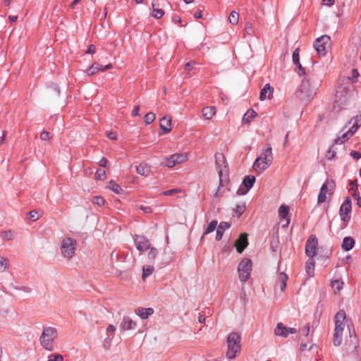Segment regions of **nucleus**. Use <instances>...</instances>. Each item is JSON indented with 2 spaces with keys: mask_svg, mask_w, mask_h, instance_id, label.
<instances>
[{
  "mask_svg": "<svg viewBox=\"0 0 361 361\" xmlns=\"http://www.w3.org/2000/svg\"><path fill=\"white\" fill-rule=\"evenodd\" d=\"M216 226H217V221L216 220H214V221H212L207 226L206 229H205V231L204 233V235L202 236V238L205 235H207L212 232H213L216 228Z\"/></svg>",
  "mask_w": 361,
  "mask_h": 361,
  "instance_id": "nucleus-33",
  "label": "nucleus"
},
{
  "mask_svg": "<svg viewBox=\"0 0 361 361\" xmlns=\"http://www.w3.org/2000/svg\"><path fill=\"white\" fill-rule=\"evenodd\" d=\"M224 169H219V182H220V185L222 184V182H223V173L224 172L225 173V176H227V172H228V170L226 169V166H224Z\"/></svg>",
  "mask_w": 361,
  "mask_h": 361,
  "instance_id": "nucleus-52",
  "label": "nucleus"
},
{
  "mask_svg": "<svg viewBox=\"0 0 361 361\" xmlns=\"http://www.w3.org/2000/svg\"><path fill=\"white\" fill-rule=\"evenodd\" d=\"M152 6L153 8L152 16L157 19L161 18L164 14V11L161 8H156L157 4L154 2L152 3Z\"/></svg>",
  "mask_w": 361,
  "mask_h": 361,
  "instance_id": "nucleus-30",
  "label": "nucleus"
},
{
  "mask_svg": "<svg viewBox=\"0 0 361 361\" xmlns=\"http://www.w3.org/2000/svg\"><path fill=\"white\" fill-rule=\"evenodd\" d=\"M137 324L130 317L124 316L120 323L121 331H128L135 329Z\"/></svg>",
  "mask_w": 361,
  "mask_h": 361,
  "instance_id": "nucleus-16",
  "label": "nucleus"
},
{
  "mask_svg": "<svg viewBox=\"0 0 361 361\" xmlns=\"http://www.w3.org/2000/svg\"><path fill=\"white\" fill-rule=\"evenodd\" d=\"M92 202L94 204H96L99 205V206H102V205H104V204L105 202V200H104V199L102 197L95 196L93 198Z\"/></svg>",
  "mask_w": 361,
  "mask_h": 361,
  "instance_id": "nucleus-46",
  "label": "nucleus"
},
{
  "mask_svg": "<svg viewBox=\"0 0 361 361\" xmlns=\"http://www.w3.org/2000/svg\"><path fill=\"white\" fill-rule=\"evenodd\" d=\"M230 226H231V225L228 222H225V221L221 222L216 229V240L218 241L221 240L224 231L225 230L229 228Z\"/></svg>",
  "mask_w": 361,
  "mask_h": 361,
  "instance_id": "nucleus-22",
  "label": "nucleus"
},
{
  "mask_svg": "<svg viewBox=\"0 0 361 361\" xmlns=\"http://www.w3.org/2000/svg\"><path fill=\"white\" fill-rule=\"evenodd\" d=\"M139 111H140V106H135L132 111V113H131L132 116L134 117V116H137L139 114Z\"/></svg>",
  "mask_w": 361,
  "mask_h": 361,
  "instance_id": "nucleus-61",
  "label": "nucleus"
},
{
  "mask_svg": "<svg viewBox=\"0 0 361 361\" xmlns=\"http://www.w3.org/2000/svg\"><path fill=\"white\" fill-rule=\"evenodd\" d=\"M310 333V324H306L302 329V334L305 336H307Z\"/></svg>",
  "mask_w": 361,
  "mask_h": 361,
  "instance_id": "nucleus-57",
  "label": "nucleus"
},
{
  "mask_svg": "<svg viewBox=\"0 0 361 361\" xmlns=\"http://www.w3.org/2000/svg\"><path fill=\"white\" fill-rule=\"evenodd\" d=\"M295 333H297V329L295 328L286 327L281 322L278 323L274 330V334L276 336L282 337H287L290 334H293Z\"/></svg>",
  "mask_w": 361,
  "mask_h": 361,
  "instance_id": "nucleus-14",
  "label": "nucleus"
},
{
  "mask_svg": "<svg viewBox=\"0 0 361 361\" xmlns=\"http://www.w3.org/2000/svg\"><path fill=\"white\" fill-rule=\"evenodd\" d=\"M273 88L270 86L269 84H266L264 87L261 90L259 94V99L261 101L264 100L267 97L270 99L272 96Z\"/></svg>",
  "mask_w": 361,
  "mask_h": 361,
  "instance_id": "nucleus-21",
  "label": "nucleus"
},
{
  "mask_svg": "<svg viewBox=\"0 0 361 361\" xmlns=\"http://www.w3.org/2000/svg\"><path fill=\"white\" fill-rule=\"evenodd\" d=\"M187 159L188 155L186 154H174L166 159L165 165L169 168H171L186 161Z\"/></svg>",
  "mask_w": 361,
  "mask_h": 361,
  "instance_id": "nucleus-10",
  "label": "nucleus"
},
{
  "mask_svg": "<svg viewBox=\"0 0 361 361\" xmlns=\"http://www.w3.org/2000/svg\"><path fill=\"white\" fill-rule=\"evenodd\" d=\"M359 76V73H358V71L357 69H353L352 70V78H350V82L351 81L352 82H355L357 78V77Z\"/></svg>",
  "mask_w": 361,
  "mask_h": 361,
  "instance_id": "nucleus-55",
  "label": "nucleus"
},
{
  "mask_svg": "<svg viewBox=\"0 0 361 361\" xmlns=\"http://www.w3.org/2000/svg\"><path fill=\"white\" fill-rule=\"evenodd\" d=\"M272 160V150L271 147H268L264 150L262 154L256 159L253 164V169L255 171L262 173L271 165Z\"/></svg>",
  "mask_w": 361,
  "mask_h": 361,
  "instance_id": "nucleus-3",
  "label": "nucleus"
},
{
  "mask_svg": "<svg viewBox=\"0 0 361 361\" xmlns=\"http://www.w3.org/2000/svg\"><path fill=\"white\" fill-rule=\"evenodd\" d=\"M1 237L4 240H11L13 239L14 234L11 231H5L1 233Z\"/></svg>",
  "mask_w": 361,
  "mask_h": 361,
  "instance_id": "nucleus-41",
  "label": "nucleus"
},
{
  "mask_svg": "<svg viewBox=\"0 0 361 361\" xmlns=\"http://www.w3.org/2000/svg\"><path fill=\"white\" fill-rule=\"evenodd\" d=\"M350 157H352L353 159L358 160L361 158V153L356 151H351L350 153Z\"/></svg>",
  "mask_w": 361,
  "mask_h": 361,
  "instance_id": "nucleus-56",
  "label": "nucleus"
},
{
  "mask_svg": "<svg viewBox=\"0 0 361 361\" xmlns=\"http://www.w3.org/2000/svg\"><path fill=\"white\" fill-rule=\"evenodd\" d=\"M155 118L156 116L154 113L149 112L144 117L145 123L147 125L150 124L155 120Z\"/></svg>",
  "mask_w": 361,
  "mask_h": 361,
  "instance_id": "nucleus-42",
  "label": "nucleus"
},
{
  "mask_svg": "<svg viewBox=\"0 0 361 361\" xmlns=\"http://www.w3.org/2000/svg\"><path fill=\"white\" fill-rule=\"evenodd\" d=\"M30 219L32 221H36L39 219V214L36 211H31L29 213Z\"/></svg>",
  "mask_w": 361,
  "mask_h": 361,
  "instance_id": "nucleus-54",
  "label": "nucleus"
},
{
  "mask_svg": "<svg viewBox=\"0 0 361 361\" xmlns=\"http://www.w3.org/2000/svg\"><path fill=\"white\" fill-rule=\"evenodd\" d=\"M331 287L338 291L343 288V282L339 280H334L331 281Z\"/></svg>",
  "mask_w": 361,
  "mask_h": 361,
  "instance_id": "nucleus-44",
  "label": "nucleus"
},
{
  "mask_svg": "<svg viewBox=\"0 0 361 361\" xmlns=\"http://www.w3.org/2000/svg\"><path fill=\"white\" fill-rule=\"evenodd\" d=\"M354 133H353V131L349 129L347 132L344 133L341 137L345 142V140H348L350 137H352Z\"/></svg>",
  "mask_w": 361,
  "mask_h": 361,
  "instance_id": "nucleus-51",
  "label": "nucleus"
},
{
  "mask_svg": "<svg viewBox=\"0 0 361 361\" xmlns=\"http://www.w3.org/2000/svg\"><path fill=\"white\" fill-rule=\"evenodd\" d=\"M108 188L116 194H120L123 191L120 185L116 183L114 180H111L109 183Z\"/></svg>",
  "mask_w": 361,
  "mask_h": 361,
  "instance_id": "nucleus-34",
  "label": "nucleus"
},
{
  "mask_svg": "<svg viewBox=\"0 0 361 361\" xmlns=\"http://www.w3.org/2000/svg\"><path fill=\"white\" fill-rule=\"evenodd\" d=\"M9 267V262L8 259L0 256V272L5 271Z\"/></svg>",
  "mask_w": 361,
  "mask_h": 361,
  "instance_id": "nucleus-36",
  "label": "nucleus"
},
{
  "mask_svg": "<svg viewBox=\"0 0 361 361\" xmlns=\"http://www.w3.org/2000/svg\"><path fill=\"white\" fill-rule=\"evenodd\" d=\"M154 309L151 307L144 308V307H138L135 310V313L140 317L142 319H146L149 317V316L154 314Z\"/></svg>",
  "mask_w": 361,
  "mask_h": 361,
  "instance_id": "nucleus-19",
  "label": "nucleus"
},
{
  "mask_svg": "<svg viewBox=\"0 0 361 361\" xmlns=\"http://www.w3.org/2000/svg\"><path fill=\"white\" fill-rule=\"evenodd\" d=\"M245 210V206L244 204H238L235 207V211L238 215H241Z\"/></svg>",
  "mask_w": 361,
  "mask_h": 361,
  "instance_id": "nucleus-49",
  "label": "nucleus"
},
{
  "mask_svg": "<svg viewBox=\"0 0 361 361\" xmlns=\"http://www.w3.org/2000/svg\"><path fill=\"white\" fill-rule=\"evenodd\" d=\"M95 176L98 180H104L106 177V172L103 169H99L97 171Z\"/></svg>",
  "mask_w": 361,
  "mask_h": 361,
  "instance_id": "nucleus-48",
  "label": "nucleus"
},
{
  "mask_svg": "<svg viewBox=\"0 0 361 361\" xmlns=\"http://www.w3.org/2000/svg\"><path fill=\"white\" fill-rule=\"evenodd\" d=\"M257 115L256 112L253 110L247 111L243 116V122L249 123L252 118Z\"/></svg>",
  "mask_w": 361,
  "mask_h": 361,
  "instance_id": "nucleus-32",
  "label": "nucleus"
},
{
  "mask_svg": "<svg viewBox=\"0 0 361 361\" xmlns=\"http://www.w3.org/2000/svg\"><path fill=\"white\" fill-rule=\"evenodd\" d=\"M95 51H96V48H95L94 45H93V44H90V45L88 47V48H87V51H86V53H87V54H94V53H95Z\"/></svg>",
  "mask_w": 361,
  "mask_h": 361,
  "instance_id": "nucleus-58",
  "label": "nucleus"
},
{
  "mask_svg": "<svg viewBox=\"0 0 361 361\" xmlns=\"http://www.w3.org/2000/svg\"><path fill=\"white\" fill-rule=\"evenodd\" d=\"M244 31H245V35H253L254 32H255V30H254V27H253L252 23H249V22L246 23V24L245 25Z\"/></svg>",
  "mask_w": 361,
  "mask_h": 361,
  "instance_id": "nucleus-43",
  "label": "nucleus"
},
{
  "mask_svg": "<svg viewBox=\"0 0 361 361\" xmlns=\"http://www.w3.org/2000/svg\"><path fill=\"white\" fill-rule=\"evenodd\" d=\"M228 350L226 356L229 359L235 357L240 350V336L235 332L231 333L227 337Z\"/></svg>",
  "mask_w": 361,
  "mask_h": 361,
  "instance_id": "nucleus-5",
  "label": "nucleus"
},
{
  "mask_svg": "<svg viewBox=\"0 0 361 361\" xmlns=\"http://www.w3.org/2000/svg\"><path fill=\"white\" fill-rule=\"evenodd\" d=\"M350 123H353L350 130H352L353 133H355L357 131V130L359 128V127L361 126V115H357V116H354L350 121Z\"/></svg>",
  "mask_w": 361,
  "mask_h": 361,
  "instance_id": "nucleus-24",
  "label": "nucleus"
},
{
  "mask_svg": "<svg viewBox=\"0 0 361 361\" xmlns=\"http://www.w3.org/2000/svg\"><path fill=\"white\" fill-rule=\"evenodd\" d=\"M329 186L333 188V186H334L333 180H331V181L328 180V181H326V183H324L322 185L320 192L318 195V199H317L318 204H322L326 201V194L328 193V191H329Z\"/></svg>",
  "mask_w": 361,
  "mask_h": 361,
  "instance_id": "nucleus-15",
  "label": "nucleus"
},
{
  "mask_svg": "<svg viewBox=\"0 0 361 361\" xmlns=\"http://www.w3.org/2000/svg\"><path fill=\"white\" fill-rule=\"evenodd\" d=\"M345 319V312L343 310L338 311L335 315V329L334 331L338 333H342L344 329L345 324L344 320Z\"/></svg>",
  "mask_w": 361,
  "mask_h": 361,
  "instance_id": "nucleus-13",
  "label": "nucleus"
},
{
  "mask_svg": "<svg viewBox=\"0 0 361 361\" xmlns=\"http://www.w3.org/2000/svg\"><path fill=\"white\" fill-rule=\"evenodd\" d=\"M171 120L170 117L164 116L160 120V128L164 133H169L171 130Z\"/></svg>",
  "mask_w": 361,
  "mask_h": 361,
  "instance_id": "nucleus-20",
  "label": "nucleus"
},
{
  "mask_svg": "<svg viewBox=\"0 0 361 361\" xmlns=\"http://www.w3.org/2000/svg\"><path fill=\"white\" fill-rule=\"evenodd\" d=\"M100 69H102V65L99 63H94L90 67H89L87 69L85 73L88 76H92L98 71H100Z\"/></svg>",
  "mask_w": 361,
  "mask_h": 361,
  "instance_id": "nucleus-27",
  "label": "nucleus"
},
{
  "mask_svg": "<svg viewBox=\"0 0 361 361\" xmlns=\"http://www.w3.org/2000/svg\"><path fill=\"white\" fill-rule=\"evenodd\" d=\"M289 213V208L286 205H281L279 209V216L281 218L286 219Z\"/></svg>",
  "mask_w": 361,
  "mask_h": 361,
  "instance_id": "nucleus-40",
  "label": "nucleus"
},
{
  "mask_svg": "<svg viewBox=\"0 0 361 361\" xmlns=\"http://www.w3.org/2000/svg\"><path fill=\"white\" fill-rule=\"evenodd\" d=\"M350 80V77L341 80L336 90L334 109H338V111L345 108L351 97Z\"/></svg>",
  "mask_w": 361,
  "mask_h": 361,
  "instance_id": "nucleus-1",
  "label": "nucleus"
},
{
  "mask_svg": "<svg viewBox=\"0 0 361 361\" xmlns=\"http://www.w3.org/2000/svg\"><path fill=\"white\" fill-rule=\"evenodd\" d=\"M355 245V240L352 237H345L341 245L342 248L345 251L353 249Z\"/></svg>",
  "mask_w": 361,
  "mask_h": 361,
  "instance_id": "nucleus-23",
  "label": "nucleus"
},
{
  "mask_svg": "<svg viewBox=\"0 0 361 361\" xmlns=\"http://www.w3.org/2000/svg\"><path fill=\"white\" fill-rule=\"evenodd\" d=\"M252 263L251 259L245 258L238 266V272L239 274V279L241 282H246L250 277L252 271Z\"/></svg>",
  "mask_w": 361,
  "mask_h": 361,
  "instance_id": "nucleus-7",
  "label": "nucleus"
},
{
  "mask_svg": "<svg viewBox=\"0 0 361 361\" xmlns=\"http://www.w3.org/2000/svg\"><path fill=\"white\" fill-rule=\"evenodd\" d=\"M154 267L151 265H145L142 267V279L145 280V279L150 275L154 271Z\"/></svg>",
  "mask_w": 361,
  "mask_h": 361,
  "instance_id": "nucleus-31",
  "label": "nucleus"
},
{
  "mask_svg": "<svg viewBox=\"0 0 361 361\" xmlns=\"http://www.w3.org/2000/svg\"><path fill=\"white\" fill-rule=\"evenodd\" d=\"M318 87V82L305 78L302 80L300 87L295 91V96L300 101L308 103L315 97Z\"/></svg>",
  "mask_w": 361,
  "mask_h": 361,
  "instance_id": "nucleus-2",
  "label": "nucleus"
},
{
  "mask_svg": "<svg viewBox=\"0 0 361 361\" xmlns=\"http://www.w3.org/2000/svg\"><path fill=\"white\" fill-rule=\"evenodd\" d=\"M61 253L64 258L71 259L75 255L76 250V241L69 237L65 238L60 247Z\"/></svg>",
  "mask_w": 361,
  "mask_h": 361,
  "instance_id": "nucleus-6",
  "label": "nucleus"
},
{
  "mask_svg": "<svg viewBox=\"0 0 361 361\" xmlns=\"http://www.w3.org/2000/svg\"><path fill=\"white\" fill-rule=\"evenodd\" d=\"M57 330L54 327L47 326L43 329L39 341L42 346L47 350L51 351L54 348L53 342L57 338Z\"/></svg>",
  "mask_w": 361,
  "mask_h": 361,
  "instance_id": "nucleus-4",
  "label": "nucleus"
},
{
  "mask_svg": "<svg viewBox=\"0 0 361 361\" xmlns=\"http://www.w3.org/2000/svg\"><path fill=\"white\" fill-rule=\"evenodd\" d=\"M350 185H351V188L350 190L355 191V190H357V188H358V184H357V182L356 180H351L350 181Z\"/></svg>",
  "mask_w": 361,
  "mask_h": 361,
  "instance_id": "nucleus-60",
  "label": "nucleus"
},
{
  "mask_svg": "<svg viewBox=\"0 0 361 361\" xmlns=\"http://www.w3.org/2000/svg\"><path fill=\"white\" fill-rule=\"evenodd\" d=\"M137 173L142 176H147L149 170L145 164H140L136 167Z\"/></svg>",
  "mask_w": 361,
  "mask_h": 361,
  "instance_id": "nucleus-39",
  "label": "nucleus"
},
{
  "mask_svg": "<svg viewBox=\"0 0 361 361\" xmlns=\"http://www.w3.org/2000/svg\"><path fill=\"white\" fill-rule=\"evenodd\" d=\"M180 192V190L178 189V188H176V189H171V190H166L163 192V195H173L178 192Z\"/></svg>",
  "mask_w": 361,
  "mask_h": 361,
  "instance_id": "nucleus-53",
  "label": "nucleus"
},
{
  "mask_svg": "<svg viewBox=\"0 0 361 361\" xmlns=\"http://www.w3.org/2000/svg\"><path fill=\"white\" fill-rule=\"evenodd\" d=\"M228 20H229V22L232 25H236L238 23V20H239V14H238V13H237V12H235L234 11L231 12V13L229 15V17H228Z\"/></svg>",
  "mask_w": 361,
  "mask_h": 361,
  "instance_id": "nucleus-38",
  "label": "nucleus"
},
{
  "mask_svg": "<svg viewBox=\"0 0 361 361\" xmlns=\"http://www.w3.org/2000/svg\"><path fill=\"white\" fill-rule=\"evenodd\" d=\"M247 245V234L245 233L240 234L235 243V246L239 253H242Z\"/></svg>",
  "mask_w": 361,
  "mask_h": 361,
  "instance_id": "nucleus-17",
  "label": "nucleus"
},
{
  "mask_svg": "<svg viewBox=\"0 0 361 361\" xmlns=\"http://www.w3.org/2000/svg\"><path fill=\"white\" fill-rule=\"evenodd\" d=\"M148 250H149L147 254L148 259L149 262H153L158 255V251L154 247H150Z\"/></svg>",
  "mask_w": 361,
  "mask_h": 361,
  "instance_id": "nucleus-37",
  "label": "nucleus"
},
{
  "mask_svg": "<svg viewBox=\"0 0 361 361\" xmlns=\"http://www.w3.org/2000/svg\"><path fill=\"white\" fill-rule=\"evenodd\" d=\"M195 64V61H190V62H188L185 65V68L187 69V70H190L192 68V67H193V66Z\"/></svg>",
  "mask_w": 361,
  "mask_h": 361,
  "instance_id": "nucleus-62",
  "label": "nucleus"
},
{
  "mask_svg": "<svg viewBox=\"0 0 361 361\" xmlns=\"http://www.w3.org/2000/svg\"><path fill=\"white\" fill-rule=\"evenodd\" d=\"M318 241L314 235H311L305 245V253L309 257H314L317 255Z\"/></svg>",
  "mask_w": 361,
  "mask_h": 361,
  "instance_id": "nucleus-11",
  "label": "nucleus"
},
{
  "mask_svg": "<svg viewBox=\"0 0 361 361\" xmlns=\"http://www.w3.org/2000/svg\"><path fill=\"white\" fill-rule=\"evenodd\" d=\"M47 361H63V357L61 355H54L52 354L49 356V359Z\"/></svg>",
  "mask_w": 361,
  "mask_h": 361,
  "instance_id": "nucleus-47",
  "label": "nucleus"
},
{
  "mask_svg": "<svg viewBox=\"0 0 361 361\" xmlns=\"http://www.w3.org/2000/svg\"><path fill=\"white\" fill-rule=\"evenodd\" d=\"M108 137L111 140H116L117 139V135L114 132H110L108 133L107 135Z\"/></svg>",
  "mask_w": 361,
  "mask_h": 361,
  "instance_id": "nucleus-64",
  "label": "nucleus"
},
{
  "mask_svg": "<svg viewBox=\"0 0 361 361\" xmlns=\"http://www.w3.org/2000/svg\"><path fill=\"white\" fill-rule=\"evenodd\" d=\"M293 62L295 65L299 64V62H300L299 48H297L293 51Z\"/></svg>",
  "mask_w": 361,
  "mask_h": 361,
  "instance_id": "nucleus-45",
  "label": "nucleus"
},
{
  "mask_svg": "<svg viewBox=\"0 0 361 361\" xmlns=\"http://www.w3.org/2000/svg\"><path fill=\"white\" fill-rule=\"evenodd\" d=\"M99 165L102 167H106L108 166V160L106 158L102 157L99 161Z\"/></svg>",
  "mask_w": 361,
  "mask_h": 361,
  "instance_id": "nucleus-59",
  "label": "nucleus"
},
{
  "mask_svg": "<svg viewBox=\"0 0 361 361\" xmlns=\"http://www.w3.org/2000/svg\"><path fill=\"white\" fill-rule=\"evenodd\" d=\"M255 182V177L253 176H246L243 180V184L245 188V190L239 189L237 192L238 195H244L245 194L252 186L254 183Z\"/></svg>",
  "mask_w": 361,
  "mask_h": 361,
  "instance_id": "nucleus-18",
  "label": "nucleus"
},
{
  "mask_svg": "<svg viewBox=\"0 0 361 361\" xmlns=\"http://www.w3.org/2000/svg\"><path fill=\"white\" fill-rule=\"evenodd\" d=\"M331 38L328 35H322L317 38L314 43V47L319 56H325L327 50L330 47Z\"/></svg>",
  "mask_w": 361,
  "mask_h": 361,
  "instance_id": "nucleus-8",
  "label": "nucleus"
},
{
  "mask_svg": "<svg viewBox=\"0 0 361 361\" xmlns=\"http://www.w3.org/2000/svg\"><path fill=\"white\" fill-rule=\"evenodd\" d=\"M314 264L315 262L313 259V257H309L306 262V272L309 275V276H312L314 275Z\"/></svg>",
  "mask_w": 361,
  "mask_h": 361,
  "instance_id": "nucleus-25",
  "label": "nucleus"
},
{
  "mask_svg": "<svg viewBox=\"0 0 361 361\" xmlns=\"http://www.w3.org/2000/svg\"><path fill=\"white\" fill-rule=\"evenodd\" d=\"M140 209L142 210L145 213H150L152 212V209L149 207L141 206Z\"/></svg>",
  "mask_w": 361,
  "mask_h": 361,
  "instance_id": "nucleus-63",
  "label": "nucleus"
},
{
  "mask_svg": "<svg viewBox=\"0 0 361 361\" xmlns=\"http://www.w3.org/2000/svg\"><path fill=\"white\" fill-rule=\"evenodd\" d=\"M40 138L42 140H49L51 138L50 133L47 130H43L40 134Z\"/></svg>",
  "mask_w": 361,
  "mask_h": 361,
  "instance_id": "nucleus-50",
  "label": "nucleus"
},
{
  "mask_svg": "<svg viewBox=\"0 0 361 361\" xmlns=\"http://www.w3.org/2000/svg\"><path fill=\"white\" fill-rule=\"evenodd\" d=\"M133 240L136 248L140 252L146 251L151 247L149 240L144 235H135Z\"/></svg>",
  "mask_w": 361,
  "mask_h": 361,
  "instance_id": "nucleus-12",
  "label": "nucleus"
},
{
  "mask_svg": "<svg viewBox=\"0 0 361 361\" xmlns=\"http://www.w3.org/2000/svg\"><path fill=\"white\" fill-rule=\"evenodd\" d=\"M342 335H343L342 333H338V332L334 331V337H333V343L335 346H339L341 345L342 341H343Z\"/></svg>",
  "mask_w": 361,
  "mask_h": 361,
  "instance_id": "nucleus-35",
  "label": "nucleus"
},
{
  "mask_svg": "<svg viewBox=\"0 0 361 361\" xmlns=\"http://www.w3.org/2000/svg\"><path fill=\"white\" fill-rule=\"evenodd\" d=\"M352 209L351 199L347 197L345 201L341 204L339 209V215L341 219L344 222H348L350 219V212Z\"/></svg>",
  "mask_w": 361,
  "mask_h": 361,
  "instance_id": "nucleus-9",
  "label": "nucleus"
},
{
  "mask_svg": "<svg viewBox=\"0 0 361 361\" xmlns=\"http://www.w3.org/2000/svg\"><path fill=\"white\" fill-rule=\"evenodd\" d=\"M215 114V108L213 106H207L202 109V115L205 119H210Z\"/></svg>",
  "mask_w": 361,
  "mask_h": 361,
  "instance_id": "nucleus-29",
  "label": "nucleus"
},
{
  "mask_svg": "<svg viewBox=\"0 0 361 361\" xmlns=\"http://www.w3.org/2000/svg\"><path fill=\"white\" fill-rule=\"evenodd\" d=\"M288 277L287 274L283 272H280L278 276V281L280 283V289L283 291L286 287V282Z\"/></svg>",
  "mask_w": 361,
  "mask_h": 361,
  "instance_id": "nucleus-28",
  "label": "nucleus"
},
{
  "mask_svg": "<svg viewBox=\"0 0 361 361\" xmlns=\"http://www.w3.org/2000/svg\"><path fill=\"white\" fill-rule=\"evenodd\" d=\"M116 331V327L113 324H109L106 328V334L107 338L105 340V343H108L110 345L112 339L114 337V333Z\"/></svg>",
  "mask_w": 361,
  "mask_h": 361,
  "instance_id": "nucleus-26",
  "label": "nucleus"
}]
</instances>
